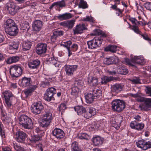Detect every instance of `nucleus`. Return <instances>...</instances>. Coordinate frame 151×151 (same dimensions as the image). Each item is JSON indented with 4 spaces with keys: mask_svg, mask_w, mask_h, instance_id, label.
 <instances>
[{
    "mask_svg": "<svg viewBox=\"0 0 151 151\" xmlns=\"http://www.w3.org/2000/svg\"><path fill=\"white\" fill-rule=\"evenodd\" d=\"M94 32V35H101V37H96L91 40L87 42L88 48L91 49H95L99 47L103 41L102 37H106L105 33L100 29H95Z\"/></svg>",
    "mask_w": 151,
    "mask_h": 151,
    "instance_id": "nucleus-1",
    "label": "nucleus"
},
{
    "mask_svg": "<svg viewBox=\"0 0 151 151\" xmlns=\"http://www.w3.org/2000/svg\"><path fill=\"white\" fill-rule=\"evenodd\" d=\"M19 124L25 129H30L33 125L32 120L26 115H22L19 117Z\"/></svg>",
    "mask_w": 151,
    "mask_h": 151,
    "instance_id": "nucleus-2",
    "label": "nucleus"
},
{
    "mask_svg": "<svg viewBox=\"0 0 151 151\" xmlns=\"http://www.w3.org/2000/svg\"><path fill=\"white\" fill-rule=\"evenodd\" d=\"M125 106L124 102L122 100H114L112 102V109L114 111L120 112L124 109Z\"/></svg>",
    "mask_w": 151,
    "mask_h": 151,
    "instance_id": "nucleus-3",
    "label": "nucleus"
},
{
    "mask_svg": "<svg viewBox=\"0 0 151 151\" xmlns=\"http://www.w3.org/2000/svg\"><path fill=\"white\" fill-rule=\"evenodd\" d=\"M23 70L22 68L18 65H12L10 68V73L12 76L18 77L22 73Z\"/></svg>",
    "mask_w": 151,
    "mask_h": 151,
    "instance_id": "nucleus-4",
    "label": "nucleus"
},
{
    "mask_svg": "<svg viewBox=\"0 0 151 151\" xmlns=\"http://www.w3.org/2000/svg\"><path fill=\"white\" fill-rule=\"evenodd\" d=\"M56 93V89L53 87L49 88L47 89L45 93L44 94V98L48 101L54 100L55 99L54 96Z\"/></svg>",
    "mask_w": 151,
    "mask_h": 151,
    "instance_id": "nucleus-5",
    "label": "nucleus"
},
{
    "mask_svg": "<svg viewBox=\"0 0 151 151\" xmlns=\"http://www.w3.org/2000/svg\"><path fill=\"white\" fill-rule=\"evenodd\" d=\"M5 8L9 13L12 15L15 14L20 9V7L16 5L15 3L11 1H9L6 3Z\"/></svg>",
    "mask_w": 151,
    "mask_h": 151,
    "instance_id": "nucleus-6",
    "label": "nucleus"
},
{
    "mask_svg": "<svg viewBox=\"0 0 151 151\" xmlns=\"http://www.w3.org/2000/svg\"><path fill=\"white\" fill-rule=\"evenodd\" d=\"M41 137L38 135L32 136L29 139L30 141L32 143L34 147H35L39 149L40 151H42V145L40 142V141Z\"/></svg>",
    "mask_w": 151,
    "mask_h": 151,
    "instance_id": "nucleus-7",
    "label": "nucleus"
},
{
    "mask_svg": "<svg viewBox=\"0 0 151 151\" xmlns=\"http://www.w3.org/2000/svg\"><path fill=\"white\" fill-rule=\"evenodd\" d=\"M44 107L41 103L36 102L32 105L31 110L34 114H38L41 113Z\"/></svg>",
    "mask_w": 151,
    "mask_h": 151,
    "instance_id": "nucleus-8",
    "label": "nucleus"
},
{
    "mask_svg": "<svg viewBox=\"0 0 151 151\" xmlns=\"http://www.w3.org/2000/svg\"><path fill=\"white\" fill-rule=\"evenodd\" d=\"M137 146L144 150H146L151 148V142L148 141L145 142L143 139L138 141L136 142Z\"/></svg>",
    "mask_w": 151,
    "mask_h": 151,
    "instance_id": "nucleus-9",
    "label": "nucleus"
},
{
    "mask_svg": "<svg viewBox=\"0 0 151 151\" xmlns=\"http://www.w3.org/2000/svg\"><path fill=\"white\" fill-rule=\"evenodd\" d=\"M15 136L18 142L23 143L25 141L27 135L22 131H17L16 132Z\"/></svg>",
    "mask_w": 151,
    "mask_h": 151,
    "instance_id": "nucleus-10",
    "label": "nucleus"
},
{
    "mask_svg": "<svg viewBox=\"0 0 151 151\" xmlns=\"http://www.w3.org/2000/svg\"><path fill=\"white\" fill-rule=\"evenodd\" d=\"M52 134L58 139L63 138L65 135L63 131L61 129L57 128H55L52 132Z\"/></svg>",
    "mask_w": 151,
    "mask_h": 151,
    "instance_id": "nucleus-11",
    "label": "nucleus"
},
{
    "mask_svg": "<svg viewBox=\"0 0 151 151\" xmlns=\"http://www.w3.org/2000/svg\"><path fill=\"white\" fill-rule=\"evenodd\" d=\"M78 66L77 65H67L65 66V70L68 76L73 75L74 71H76Z\"/></svg>",
    "mask_w": 151,
    "mask_h": 151,
    "instance_id": "nucleus-12",
    "label": "nucleus"
},
{
    "mask_svg": "<svg viewBox=\"0 0 151 151\" xmlns=\"http://www.w3.org/2000/svg\"><path fill=\"white\" fill-rule=\"evenodd\" d=\"M47 50V45L44 43L39 44L37 45L36 52L39 55L45 53Z\"/></svg>",
    "mask_w": 151,
    "mask_h": 151,
    "instance_id": "nucleus-13",
    "label": "nucleus"
},
{
    "mask_svg": "<svg viewBox=\"0 0 151 151\" xmlns=\"http://www.w3.org/2000/svg\"><path fill=\"white\" fill-rule=\"evenodd\" d=\"M4 28L9 29L12 27L18 28V27L16 24L14 20L10 19H7L4 22Z\"/></svg>",
    "mask_w": 151,
    "mask_h": 151,
    "instance_id": "nucleus-14",
    "label": "nucleus"
},
{
    "mask_svg": "<svg viewBox=\"0 0 151 151\" xmlns=\"http://www.w3.org/2000/svg\"><path fill=\"white\" fill-rule=\"evenodd\" d=\"M130 126L132 129L141 130L144 128V125L143 123H137L136 121H134L131 122Z\"/></svg>",
    "mask_w": 151,
    "mask_h": 151,
    "instance_id": "nucleus-15",
    "label": "nucleus"
},
{
    "mask_svg": "<svg viewBox=\"0 0 151 151\" xmlns=\"http://www.w3.org/2000/svg\"><path fill=\"white\" fill-rule=\"evenodd\" d=\"M128 19L131 23L128 22H127V23L130 26H132L134 27V28H138L139 26L141 25L140 22L138 21L135 18L129 17Z\"/></svg>",
    "mask_w": 151,
    "mask_h": 151,
    "instance_id": "nucleus-16",
    "label": "nucleus"
},
{
    "mask_svg": "<svg viewBox=\"0 0 151 151\" xmlns=\"http://www.w3.org/2000/svg\"><path fill=\"white\" fill-rule=\"evenodd\" d=\"M52 77L51 76H46L45 78V80L42 82L40 86L43 88H47L50 86V83L51 82Z\"/></svg>",
    "mask_w": 151,
    "mask_h": 151,
    "instance_id": "nucleus-17",
    "label": "nucleus"
},
{
    "mask_svg": "<svg viewBox=\"0 0 151 151\" xmlns=\"http://www.w3.org/2000/svg\"><path fill=\"white\" fill-rule=\"evenodd\" d=\"M123 86L121 84L116 83L111 87V91L113 93H117L122 90Z\"/></svg>",
    "mask_w": 151,
    "mask_h": 151,
    "instance_id": "nucleus-18",
    "label": "nucleus"
},
{
    "mask_svg": "<svg viewBox=\"0 0 151 151\" xmlns=\"http://www.w3.org/2000/svg\"><path fill=\"white\" fill-rule=\"evenodd\" d=\"M86 102L88 104H91L96 99L92 91H91L85 95Z\"/></svg>",
    "mask_w": 151,
    "mask_h": 151,
    "instance_id": "nucleus-19",
    "label": "nucleus"
},
{
    "mask_svg": "<svg viewBox=\"0 0 151 151\" xmlns=\"http://www.w3.org/2000/svg\"><path fill=\"white\" fill-rule=\"evenodd\" d=\"M32 82V81L30 78L24 77L22 79L21 84L23 87H26L29 86Z\"/></svg>",
    "mask_w": 151,
    "mask_h": 151,
    "instance_id": "nucleus-20",
    "label": "nucleus"
},
{
    "mask_svg": "<svg viewBox=\"0 0 151 151\" xmlns=\"http://www.w3.org/2000/svg\"><path fill=\"white\" fill-rule=\"evenodd\" d=\"M132 60L134 63L138 64L144 65L145 63L144 58L141 56H134V58H132Z\"/></svg>",
    "mask_w": 151,
    "mask_h": 151,
    "instance_id": "nucleus-21",
    "label": "nucleus"
},
{
    "mask_svg": "<svg viewBox=\"0 0 151 151\" xmlns=\"http://www.w3.org/2000/svg\"><path fill=\"white\" fill-rule=\"evenodd\" d=\"M117 61V58L115 56H112L108 58H105L104 60V63L105 64L109 65L115 63Z\"/></svg>",
    "mask_w": 151,
    "mask_h": 151,
    "instance_id": "nucleus-22",
    "label": "nucleus"
},
{
    "mask_svg": "<svg viewBox=\"0 0 151 151\" xmlns=\"http://www.w3.org/2000/svg\"><path fill=\"white\" fill-rule=\"evenodd\" d=\"M42 119L52 121L53 119L52 113L50 110H46L42 115Z\"/></svg>",
    "mask_w": 151,
    "mask_h": 151,
    "instance_id": "nucleus-23",
    "label": "nucleus"
},
{
    "mask_svg": "<svg viewBox=\"0 0 151 151\" xmlns=\"http://www.w3.org/2000/svg\"><path fill=\"white\" fill-rule=\"evenodd\" d=\"M40 62L37 59L29 63L28 65L29 68L31 69H36L39 66Z\"/></svg>",
    "mask_w": 151,
    "mask_h": 151,
    "instance_id": "nucleus-24",
    "label": "nucleus"
},
{
    "mask_svg": "<svg viewBox=\"0 0 151 151\" xmlns=\"http://www.w3.org/2000/svg\"><path fill=\"white\" fill-rule=\"evenodd\" d=\"M31 42L28 40L24 41L22 42V46L23 50L27 51L29 50L32 46Z\"/></svg>",
    "mask_w": 151,
    "mask_h": 151,
    "instance_id": "nucleus-25",
    "label": "nucleus"
},
{
    "mask_svg": "<svg viewBox=\"0 0 151 151\" xmlns=\"http://www.w3.org/2000/svg\"><path fill=\"white\" fill-rule=\"evenodd\" d=\"M36 88V86L34 85L24 91L23 92L25 94V97L27 98L30 96Z\"/></svg>",
    "mask_w": 151,
    "mask_h": 151,
    "instance_id": "nucleus-26",
    "label": "nucleus"
},
{
    "mask_svg": "<svg viewBox=\"0 0 151 151\" xmlns=\"http://www.w3.org/2000/svg\"><path fill=\"white\" fill-rule=\"evenodd\" d=\"M93 142L94 145L98 146L101 145L103 142V139L100 137L97 136L94 137L93 138Z\"/></svg>",
    "mask_w": 151,
    "mask_h": 151,
    "instance_id": "nucleus-27",
    "label": "nucleus"
},
{
    "mask_svg": "<svg viewBox=\"0 0 151 151\" xmlns=\"http://www.w3.org/2000/svg\"><path fill=\"white\" fill-rule=\"evenodd\" d=\"M2 95L4 99H12L14 96L12 92L8 90H6L2 92Z\"/></svg>",
    "mask_w": 151,
    "mask_h": 151,
    "instance_id": "nucleus-28",
    "label": "nucleus"
},
{
    "mask_svg": "<svg viewBox=\"0 0 151 151\" xmlns=\"http://www.w3.org/2000/svg\"><path fill=\"white\" fill-rule=\"evenodd\" d=\"M75 111L77 112L78 115L83 116L85 112L86 109L82 106H76L74 108Z\"/></svg>",
    "mask_w": 151,
    "mask_h": 151,
    "instance_id": "nucleus-29",
    "label": "nucleus"
},
{
    "mask_svg": "<svg viewBox=\"0 0 151 151\" xmlns=\"http://www.w3.org/2000/svg\"><path fill=\"white\" fill-rule=\"evenodd\" d=\"M72 17V16L71 14L67 13L60 14L57 16L58 19L60 20L68 19L71 18Z\"/></svg>",
    "mask_w": 151,
    "mask_h": 151,
    "instance_id": "nucleus-30",
    "label": "nucleus"
},
{
    "mask_svg": "<svg viewBox=\"0 0 151 151\" xmlns=\"http://www.w3.org/2000/svg\"><path fill=\"white\" fill-rule=\"evenodd\" d=\"M101 83L102 84H106L107 82L114 80V78L113 76H104L101 78Z\"/></svg>",
    "mask_w": 151,
    "mask_h": 151,
    "instance_id": "nucleus-31",
    "label": "nucleus"
},
{
    "mask_svg": "<svg viewBox=\"0 0 151 151\" xmlns=\"http://www.w3.org/2000/svg\"><path fill=\"white\" fill-rule=\"evenodd\" d=\"M9 48L12 50H17L19 47V43L18 42H15L13 40L9 41Z\"/></svg>",
    "mask_w": 151,
    "mask_h": 151,
    "instance_id": "nucleus-32",
    "label": "nucleus"
},
{
    "mask_svg": "<svg viewBox=\"0 0 151 151\" xmlns=\"http://www.w3.org/2000/svg\"><path fill=\"white\" fill-rule=\"evenodd\" d=\"M5 32L12 36L16 35L18 32V29H5Z\"/></svg>",
    "mask_w": 151,
    "mask_h": 151,
    "instance_id": "nucleus-33",
    "label": "nucleus"
},
{
    "mask_svg": "<svg viewBox=\"0 0 151 151\" xmlns=\"http://www.w3.org/2000/svg\"><path fill=\"white\" fill-rule=\"evenodd\" d=\"M19 57L18 56H15L9 57L7 60V63L9 64L13 63H15L19 61Z\"/></svg>",
    "mask_w": 151,
    "mask_h": 151,
    "instance_id": "nucleus-34",
    "label": "nucleus"
},
{
    "mask_svg": "<svg viewBox=\"0 0 151 151\" xmlns=\"http://www.w3.org/2000/svg\"><path fill=\"white\" fill-rule=\"evenodd\" d=\"M72 42L70 40L65 42H63L62 44V45L67 48L69 56H70L72 54V52L70 51V46Z\"/></svg>",
    "mask_w": 151,
    "mask_h": 151,
    "instance_id": "nucleus-35",
    "label": "nucleus"
},
{
    "mask_svg": "<svg viewBox=\"0 0 151 151\" xmlns=\"http://www.w3.org/2000/svg\"><path fill=\"white\" fill-rule=\"evenodd\" d=\"M140 102L144 101L145 106L147 107H151V98H141L139 100H138Z\"/></svg>",
    "mask_w": 151,
    "mask_h": 151,
    "instance_id": "nucleus-36",
    "label": "nucleus"
},
{
    "mask_svg": "<svg viewBox=\"0 0 151 151\" xmlns=\"http://www.w3.org/2000/svg\"><path fill=\"white\" fill-rule=\"evenodd\" d=\"M42 22L39 20H36L32 24L33 28H41L42 26Z\"/></svg>",
    "mask_w": 151,
    "mask_h": 151,
    "instance_id": "nucleus-37",
    "label": "nucleus"
},
{
    "mask_svg": "<svg viewBox=\"0 0 151 151\" xmlns=\"http://www.w3.org/2000/svg\"><path fill=\"white\" fill-rule=\"evenodd\" d=\"M117 46L116 45H109L104 48L105 51H110L112 52H115L116 51Z\"/></svg>",
    "mask_w": 151,
    "mask_h": 151,
    "instance_id": "nucleus-38",
    "label": "nucleus"
},
{
    "mask_svg": "<svg viewBox=\"0 0 151 151\" xmlns=\"http://www.w3.org/2000/svg\"><path fill=\"white\" fill-rule=\"evenodd\" d=\"M92 93L94 95L96 99L100 98L102 96V91L100 89L94 90Z\"/></svg>",
    "mask_w": 151,
    "mask_h": 151,
    "instance_id": "nucleus-39",
    "label": "nucleus"
},
{
    "mask_svg": "<svg viewBox=\"0 0 151 151\" xmlns=\"http://www.w3.org/2000/svg\"><path fill=\"white\" fill-rule=\"evenodd\" d=\"M79 93V89L77 86H74L72 88V92L71 93L74 97H77Z\"/></svg>",
    "mask_w": 151,
    "mask_h": 151,
    "instance_id": "nucleus-40",
    "label": "nucleus"
},
{
    "mask_svg": "<svg viewBox=\"0 0 151 151\" xmlns=\"http://www.w3.org/2000/svg\"><path fill=\"white\" fill-rule=\"evenodd\" d=\"M51 122V121L42 119L40 123V126L43 127H47L50 125Z\"/></svg>",
    "mask_w": 151,
    "mask_h": 151,
    "instance_id": "nucleus-41",
    "label": "nucleus"
},
{
    "mask_svg": "<svg viewBox=\"0 0 151 151\" xmlns=\"http://www.w3.org/2000/svg\"><path fill=\"white\" fill-rule=\"evenodd\" d=\"M88 82L93 86H96L98 84V78L95 77H92L89 78Z\"/></svg>",
    "mask_w": 151,
    "mask_h": 151,
    "instance_id": "nucleus-42",
    "label": "nucleus"
},
{
    "mask_svg": "<svg viewBox=\"0 0 151 151\" xmlns=\"http://www.w3.org/2000/svg\"><path fill=\"white\" fill-rule=\"evenodd\" d=\"M48 62L54 65L56 67H59L60 65L59 63L57 61L54 57L49 58Z\"/></svg>",
    "mask_w": 151,
    "mask_h": 151,
    "instance_id": "nucleus-43",
    "label": "nucleus"
},
{
    "mask_svg": "<svg viewBox=\"0 0 151 151\" xmlns=\"http://www.w3.org/2000/svg\"><path fill=\"white\" fill-rule=\"evenodd\" d=\"M65 2L62 1L60 2H55L53 3L50 7V8L52 9L55 6H58L60 7H62L65 6Z\"/></svg>",
    "mask_w": 151,
    "mask_h": 151,
    "instance_id": "nucleus-44",
    "label": "nucleus"
},
{
    "mask_svg": "<svg viewBox=\"0 0 151 151\" xmlns=\"http://www.w3.org/2000/svg\"><path fill=\"white\" fill-rule=\"evenodd\" d=\"M71 149L72 151H78L81 150L78 147V143L76 142H74L72 143Z\"/></svg>",
    "mask_w": 151,
    "mask_h": 151,
    "instance_id": "nucleus-45",
    "label": "nucleus"
},
{
    "mask_svg": "<svg viewBox=\"0 0 151 151\" xmlns=\"http://www.w3.org/2000/svg\"><path fill=\"white\" fill-rule=\"evenodd\" d=\"M115 120V123H114L113 124H114V125L113 126L115 127L116 124L119 127L122 121V117L120 116H118L116 117Z\"/></svg>",
    "mask_w": 151,
    "mask_h": 151,
    "instance_id": "nucleus-46",
    "label": "nucleus"
},
{
    "mask_svg": "<svg viewBox=\"0 0 151 151\" xmlns=\"http://www.w3.org/2000/svg\"><path fill=\"white\" fill-rule=\"evenodd\" d=\"M5 105L8 108H11L12 106V99H4Z\"/></svg>",
    "mask_w": 151,
    "mask_h": 151,
    "instance_id": "nucleus-47",
    "label": "nucleus"
},
{
    "mask_svg": "<svg viewBox=\"0 0 151 151\" xmlns=\"http://www.w3.org/2000/svg\"><path fill=\"white\" fill-rule=\"evenodd\" d=\"M88 6L86 2L84 0H80L79 7L83 9L87 8L88 7Z\"/></svg>",
    "mask_w": 151,
    "mask_h": 151,
    "instance_id": "nucleus-48",
    "label": "nucleus"
},
{
    "mask_svg": "<svg viewBox=\"0 0 151 151\" xmlns=\"http://www.w3.org/2000/svg\"><path fill=\"white\" fill-rule=\"evenodd\" d=\"M66 108V106L65 104H61L59 105L58 107V111L61 112V114L64 111V110Z\"/></svg>",
    "mask_w": 151,
    "mask_h": 151,
    "instance_id": "nucleus-49",
    "label": "nucleus"
},
{
    "mask_svg": "<svg viewBox=\"0 0 151 151\" xmlns=\"http://www.w3.org/2000/svg\"><path fill=\"white\" fill-rule=\"evenodd\" d=\"M118 72L120 74L125 75L128 72V71L124 68L121 67L119 68Z\"/></svg>",
    "mask_w": 151,
    "mask_h": 151,
    "instance_id": "nucleus-50",
    "label": "nucleus"
},
{
    "mask_svg": "<svg viewBox=\"0 0 151 151\" xmlns=\"http://www.w3.org/2000/svg\"><path fill=\"white\" fill-rule=\"evenodd\" d=\"M75 20H71L67 21V27L69 28H72L74 25Z\"/></svg>",
    "mask_w": 151,
    "mask_h": 151,
    "instance_id": "nucleus-51",
    "label": "nucleus"
},
{
    "mask_svg": "<svg viewBox=\"0 0 151 151\" xmlns=\"http://www.w3.org/2000/svg\"><path fill=\"white\" fill-rule=\"evenodd\" d=\"M91 116L94 115L96 113V109L93 107H90L88 109Z\"/></svg>",
    "mask_w": 151,
    "mask_h": 151,
    "instance_id": "nucleus-52",
    "label": "nucleus"
},
{
    "mask_svg": "<svg viewBox=\"0 0 151 151\" xmlns=\"http://www.w3.org/2000/svg\"><path fill=\"white\" fill-rule=\"evenodd\" d=\"M130 81L133 84H138L140 83V79L137 77H134L132 79H130Z\"/></svg>",
    "mask_w": 151,
    "mask_h": 151,
    "instance_id": "nucleus-53",
    "label": "nucleus"
},
{
    "mask_svg": "<svg viewBox=\"0 0 151 151\" xmlns=\"http://www.w3.org/2000/svg\"><path fill=\"white\" fill-rule=\"evenodd\" d=\"M83 116L86 119H89L92 116L88 109L87 110H85Z\"/></svg>",
    "mask_w": 151,
    "mask_h": 151,
    "instance_id": "nucleus-54",
    "label": "nucleus"
},
{
    "mask_svg": "<svg viewBox=\"0 0 151 151\" xmlns=\"http://www.w3.org/2000/svg\"><path fill=\"white\" fill-rule=\"evenodd\" d=\"M79 138L81 139H88V135L86 134L83 133L79 136Z\"/></svg>",
    "mask_w": 151,
    "mask_h": 151,
    "instance_id": "nucleus-55",
    "label": "nucleus"
},
{
    "mask_svg": "<svg viewBox=\"0 0 151 151\" xmlns=\"http://www.w3.org/2000/svg\"><path fill=\"white\" fill-rule=\"evenodd\" d=\"M125 62L126 64L130 66H134L133 64V63H134V62L132 61V58L131 60H130L128 58L125 59Z\"/></svg>",
    "mask_w": 151,
    "mask_h": 151,
    "instance_id": "nucleus-56",
    "label": "nucleus"
},
{
    "mask_svg": "<svg viewBox=\"0 0 151 151\" xmlns=\"http://www.w3.org/2000/svg\"><path fill=\"white\" fill-rule=\"evenodd\" d=\"M85 29H73L74 34H81L83 32V30Z\"/></svg>",
    "mask_w": 151,
    "mask_h": 151,
    "instance_id": "nucleus-57",
    "label": "nucleus"
},
{
    "mask_svg": "<svg viewBox=\"0 0 151 151\" xmlns=\"http://www.w3.org/2000/svg\"><path fill=\"white\" fill-rule=\"evenodd\" d=\"M20 27L22 28H29L30 27L29 23L27 22H25L20 25Z\"/></svg>",
    "mask_w": 151,
    "mask_h": 151,
    "instance_id": "nucleus-58",
    "label": "nucleus"
},
{
    "mask_svg": "<svg viewBox=\"0 0 151 151\" xmlns=\"http://www.w3.org/2000/svg\"><path fill=\"white\" fill-rule=\"evenodd\" d=\"M78 48V45L76 44H73L70 47V51L71 52V51H76Z\"/></svg>",
    "mask_w": 151,
    "mask_h": 151,
    "instance_id": "nucleus-59",
    "label": "nucleus"
},
{
    "mask_svg": "<svg viewBox=\"0 0 151 151\" xmlns=\"http://www.w3.org/2000/svg\"><path fill=\"white\" fill-rule=\"evenodd\" d=\"M54 35H55L57 37L63 35V32L62 31H55L53 32Z\"/></svg>",
    "mask_w": 151,
    "mask_h": 151,
    "instance_id": "nucleus-60",
    "label": "nucleus"
},
{
    "mask_svg": "<svg viewBox=\"0 0 151 151\" xmlns=\"http://www.w3.org/2000/svg\"><path fill=\"white\" fill-rule=\"evenodd\" d=\"M145 7L147 10H151V2H146L144 5Z\"/></svg>",
    "mask_w": 151,
    "mask_h": 151,
    "instance_id": "nucleus-61",
    "label": "nucleus"
},
{
    "mask_svg": "<svg viewBox=\"0 0 151 151\" xmlns=\"http://www.w3.org/2000/svg\"><path fill=\"white\" fill-rule=\"evenodd\" d=\"M76 28H86L85 25L84 24H80L77 25Z\"/></svg>",
    "mask_w": 151,
    "mask_h": 151,
    "instance_id": "nucleus-62",
    "label": "nucleus"
},
{
    "mask_svg": "<svg viewBox=\"0 0 151 151\" xmlns=\"http://www.w3.org/2000/svg\"><path fill=\"white\" fill-rule=\"evenodd\" d=\"M123 10H121L119 8H118L116 10V11L117 12L116 13V14H118V16L120 15L121 14H122L123 12Z\"/></svg>",
    "mask_w": 151,
    "mask_h": 151,
    "instance_id": "nucleus-63",
    "label": "nucleus"
},
{
    "mask_svg": "<svg viewBox=\"0 0 151 151\" xmlns=\"http://www.w3.org/2000/svg\"><path fill=\"white\" fill-rule=\"evenodd\" d=\"M147 90L146 91V93L148 94V95L151 96V87H147Z\"/></svg>",
    "mask_w": 151,
    "mask_h": 151,
    "instance_id": "nucleus-64",
    "label": "nucleus"
}]
</instances>
